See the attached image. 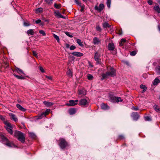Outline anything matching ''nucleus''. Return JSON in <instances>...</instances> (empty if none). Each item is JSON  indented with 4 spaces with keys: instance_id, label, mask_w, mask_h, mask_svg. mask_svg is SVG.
<instances>
[{
    "instance_id": "obj_32",
    "label": "nucleus",
    "mask_w": 160,
    "mask_h": 160,
    "mask_svg": "<svg viewBox=\"0 0 160 160\" xmlns=\"http://www.w3.org/2000/svg\"><path fill=\"white\" fill-rule=\"evenodd\" d=\"M140 87L141 88L143 89L142 92H145L147 90V87L144 85L142 84L140 85Z\"/></svg>"
},
{
    "instance_id": "obj_46",
    "label": "nucleus",
    "mask_w": 160,
    "mask_h": 160,
    "mask_svg": "<svg viewBox=\"0 0 160 160\" xmlns=\"http://www.w3.org/2000/svg\"><path fill=\"white\" fill-rule=\"evenodd\" d=\"M136 54V52L135 51H133L131 52L130 53L131 55L132 56H134Z\"/></svg>"
},
{
    "instance_id": "obj_37",
    "label": "nucleus",
    "mask_w": 160,
    "mask_h": 160,
    "mask_svg": "<svg viewBox=\"0 0 160 160\" xmlns=\"http://www.w3.org/2000/svg\"><path fill=\"white\" fill-rule=\"evenodd\" d=\"M67 75L69 76V77H71L72 76V71L70 69H69L68 71L67 72Z\"/></svg>"
},
{
    "instance_id": "obj_31",
    "label": "nucleus",
    "mask_w": 160,
    "mask_h": 160,
    "mask_svg": "<svg viewBox=\"0 0 160 160\" xmlns=\"http://www.w3.org/2000/svg\"><path fill=\"white\" fill-rule=\"evenodd\" d=\"M29 136L32 138H35L36 137V135L34 133L32 132H29Z\"/></svg>"
},
{
    "instance_id": "obj_12",
    "label": "nucleus",
    "mask_w": 160,
    "mask_h": 160,
    "mask_svg": "<svg viewBox=\"0 0 160 160\" xmlns=\"http://www.w3.org/2000/svg\"><path fill=\"white\" fill-rule=\"evenodd\" d=\"M115 47L113 43H109L108 45V48L109 50L113 51Z\"/></svg>"
},
{
    "instance_id": "obj_44",
    "label": "nucleus",
    "mask_w": 160,
    "mask_h": 160,
    "mask_svg": "<svg viewBox=\"0 0 160 160\" xmlns=\"http://www.w3.org/2000/svg\"><path fill=\"white\" fill-rule=\"evenodd\" d=\"M39 32L41 34H42L43 36H45L46 35V33L43 30H40L39 31Z\"/></svg>"
},
{
    "instance_id": "obj_2",
    "label": "nucleus",
    "mask_w": 160,
    "mask_h": 160,
    "mask_svg": "<svg viewBox=\"0 0 160 160\" xmlns=\"http://www.w3.org/2000/svg\"><path fill=\"white\" fill-rule=\"evenodd\" d=\"M14 136L16 137L22 143L25 142V136L23 133L19 131H15Z\"/></svg>"
},
{
    "instance_id": "obj_5",
    "label": "nucleus",
    "mask_w": 160,
    "mask_h": 160,
    "mask_svg": "<svg viewBox=\"0 0 160 160\" xmlns=\"http://www.w3.org/2000/svg\"><path fill=\"white\" fill-rule=\"evenodd\" d=\"M4 123L6 125V128L8 132L11 134H12L13 132L12 130V127L11 124L7 122H4Z\"/></svg>"
},
{
    "instance_id": "obj_47",
    "label": "nucleus",
    "mask_w": 160,
    "mask_h": 160,
    "mask_svg": "<svg viewBox=\"0 0 160 160\" xmlns=\"http://www.w3.org/2000/svg\"><path fill=\"white\" fill-rule=\"evenodd\" d=\"M24 25L25 26L27 27V26H30L31 25V24H30V23H29L28 22H24Z\"/></svg>"
},
{
    "instance_id": "obj_4",
    "label": "nucleus",
    "mask_w": 160,
    "mask_h": 160,
    "mask_svg": "<svg viewBox=\"0 0 160 160\" xmlns=\"http://www.w3.org/2000/svg\"><path fill=\"white\" fill-rule=\"evenodd\" d=\"M2 138L3 141L6 142L5 143V145L6 146L10 147H12L15 146V144L12 142H10L8 139L4 136L2 135Z\"/></svg>"
},
{
    "instance_id": "obj_45",
    "label": "nucleus",
    "mask_w": 160,
    "mask_h": 160,
    "mask_svg": "<svg viewBox=\"0 0 160 160\" xmlns=\"http://www.w3.org/2000/svg\"><path fill=\"white\" fill-rule=\"evenodd\" d=\"M32 53H33V55L34 56H35L36 57V58H38L37 53V52L36 51H33Z\"/></svg>"
},
{
    "instance_id": "obj_15",
    "label": "nucleus",
    "mask_w": 160,
    "mask_h": 160,
    "mask_svg": "<svg viewBox=\"0 0 160 160\" xmlns=\"http://www.w3.org/2000/svg\"><path fill=\"white\" fill-rule=\"evenodd\" d=\"M43 103L46 106L48 107L51 106L54 104V103L52 102L46 101H44L43 102Z\"/></svg>"
},
{
    "instance_id": "obj_41",
    "label": "nucleus",
    "mask_w": 160,
    "mask_h": 160,
    "mask_svg": "<svg viewBox=\"0 0 160 160\" xmlns=\"http://www.w3.org/2000/svg\"><path fill=\"white\" fill-rule=\"evenodd\" d=\"M111 3V0H107V7L108 8H110V7Z\"/></svg>"
},
{
    "instance_id": "obj_22",
    "label": "nucleus",
    "mask_w": 160,
    "mask_h": 160,
    "mask_svg": "<svg viewBox=\"0 0 160 160\" xmlns=\"http://www.w3.org/2000/svg\"><path fill=\"white\" fill-rule=\"evenodd\" d=\"M9 115L11 117V119H12L15 122L18 121V119L14 114L12 113H10Z\"/></svg>"
},
{
    "instance_id": "obj_16",
    "label": "nucleus",
    "mask_w": 160,
    "mask_h": 160,
    "mask_svg": "<svg viewBox=\"0 0 160 160\" xmlns=\"http://www.w3.org/2000/svg\"><path fill=\"white\" fill-rule=\"evenodd\" d=\"M109 98L111 102H116L117 97L112 95H110L109 96Z\"/></svg>"
},
{
    "instance_id": "obj_14",
    "label": "nucleus",
    "mask_w": 160,
    "mask_h": 160,
    "mask_svg": "<svg viewBox=\"0 0 160 160\" xmlns=\"http://www.w3.org/2000/svg\"><path fill=\"white\" fill-rule=\"evenodd\" d=\"M55 16L58 18H64V17L60 13L59 11H56L55 12Z\"/></svg>"
},
{
    "instance_id": "obj_50",
    "label": "nucleus",
    "mask_w": 160,
    "mask_h": 160,
    "mask_svg": "<svg viewBox=\"0 0 160 160\" xmlns=\"http://www.w3.org/2000/svg\"><path fill=\"white\" fill-rule=\"evenodd\" d=\"M65 33L66 35L70 38H72L73 37L71 35H70L69 32H65Z\"/></svg>"
},
{
    "instance_id": "obj_60",
    "label": "nucleus",
    "mask_w": 160,
    "mask_h": 160,
    "mask_svg": "<svg viewBox=\"0 0 160 160\" xmlns=\"http://www.w3.org/2000/svg\"><path fill=\"white\" fill-rule=\"evenodd\" d=\"M122 32L121 31H119V35H121L122 34Z\"/></svg>"
},
{
    "instance_id": "obj_9",
    "label": "nucleus",
    "mask_w": 160,
    "mask_h": 160,
    "mask_svg": "<svg viewBox=\"0 0 160 160\" xmlns=\"http://www.w3.org/2000/svg\"><path fill=\"white\" fill-rule=\"evenodd\" d=\"M104 8V5L103 4L101 3L100 4L99 6H95V10H97L99 12H101L102 10Z\"/></svg>"
},
{
    "instance_id": "obj_20",
    "label": "nucleus",
    "mask_w": 160,
    "mask_h": 160,
    "mask_svg": "<svg viewBox=\"0 0 160 160\" xmlns=\"http://www.w3.org/2000/svg\"><path fill=\"white\" fill-rule=\"evenodd\" d=\"M102 26L103 28H110L111 26L110 25L108 22H105L102 23Z\"/></svg>"
},
{
    "instance_id": "obj_34",
    "label": "nucleus",
    "mask_w": 160,
    "mask_h": 160,
    "mask_svg": "<svg viewBox=\"0 0 160 160\" xmlns=\"http://www.w3.org/2000/svg\"><path fill=\"white\" fill-rule=\"evenodd\" d=\"M96 31L99 32H101L102 31V29L100 26L97 24L96 25Z\"/></svg>"
},
{
    "instance_id": "obj_36",
    "label": "nucleus",
    "mask_w": 160,
    "mask_h": 160,
    "mask_svg": "<svg viewBox=\"0 0 160 160\" xmlns=\"http://www.w3.org/2000/svg\"><path fill=\"white\" fill-rule=\"evenodd\" d=\"M156 72L159 75H160V66H158L155 68Z\"/></svg>"
},
{
    "instance_id": "obj_18",
    "label": "nucleus",
    "mask_w": 160,
    "mask_h": 160,
    "mask_svg": "<svg viewBox=\"0 0 160 160\" xmlns=\"http://www.w3.org/2000/svg\"><path fill=\"white\" fill-rule=\"evenodd\" d=\"M101 108L103 109H107L109 108V107L107 104L104 103H102L101 105Z\"/></svg>"
},
{
    "instance_id": "obj_52",
    "label": "nucleus",
    "mask_w": 160,
    "mask_h": 160,
    "mask_svg": "<svg viewBox=\"0 0 160 160\" xmlns=\"http://www.w3.org/2000/svg\"><path fill=\"white\" fill-rule=\"evenodd\" d=\"M152 0H148V2L149 5H152Z\"/></svg>"
},
{
    "instance_id": "obj_49",
    "label": "nucleus",
    "mask_w": 160,
    "mask_h": 160,
    "mask_svg": "<svg viewBox=\"0 0 160 160\" xmlns=\"http://www.w3.org/2000/svg\"><path fill=\"white\" fill-rule=\"evenodd\" d=\"M145 120L147 121H150L151 120V118L148 116H146L145 118Z\"/></svg>"
},
{
    "instance_id": "obj_30",
    "label": "nucleus",
    "mask_w": 160,
    "mask_h": 160,
    "mask_svg": "<svg viewBox=\"0 0 160 160\" xmlns=\"http://www.w3.org/2000/svg\"><path fill=\"white\" fill-rule=\"evenodd\" d=\"M77 42L80 46L81 47H83V45L81 40L79 39H77Z\"/></svg>"
},
{
    "instance_id": "obj_38",
    "label": "nucleus",
    "mask_w": 160,
    "mask_h": 160,
    "mask_svg": "<svg viewBox=\"0 0 160 160\" xmlns=\"http://www.w3.org/2000/svg\"><path fill=\"white\" fill-rule=\"evenodd\" d=\"M43 9L41 8H39L36 10V13H40L42 11Z\"/></svg>"
},
{
    "instance_id": "obj_3",
    "label": "nucleus",
    "mask_w": 160,
    "mask_h": 160,
    "mask_svg": "<svg viewBox=\"0 0 160 160\" xmlns=\"http://www.w3.org/2000/svg\"><path fill=\"white\" fill-rule=\"evenodd\" d=\"M59 141V145L61 149H64L68 146V143L64 139L61 138Z\"/></svg>"
},
{
    "instance_id": "obj_8",
    "label": "nucleus",
    "mask_w": 160,
    "mask_h": 160,
    "mask_svg": "<svg viewBox=\"0 0 160 160\" xmlns=\"http://www.w3.org/2000/svg\"><path fill=\"white\" fill-rule=\"evenodd\" d=\"M131 116L133 119L135 121H137L140 117L138 112H132Z\"/></svg>"
},
{
    "instance_id": "obj_63",
    "label": "nucleus",
    "mask_w": 160,
    "mask_h": 160,
    "mask_svg": "<svg viewBox=\"0 0 160 160\" xmlns=\"http://www.w3.org/2000/svg\"><path fill=\"white\" fill-rule=\"evenodd\" d=\"M159 99H160V97H159Z\"/></svg>"
},
{
    "instance_id": "obj_11",
    "label": "nucleus",
    "mask_w": 160,
    "mask_h": 160,
    "mask_svg": "<svg viewBox=\"0 0 160 160\" xmlns=\"http://www.w3.org/2000/svg\"><path fill=\"white\" fill-rule=\"evenodd\" d=\"M72 55L76 57H80L83 56V54L82 53L79 52H75L72 53Z\"/></svg>"
},
{
    "instance_id": "obj_1",
    "label": "nucleus",
    "mask_w": 160,
    "mask_h": 160,
    "mask_svg": "<svg viewBox=\"0 0 160 160\" xmlns=\"http://www.w3.org/2000/svg\"><path fill=\"white\" fill-rule=\"evenodd\" d=\"M108 71L106 73H103L102 74V80L107 78L108 77H114L116 76V70L113 68L110 67L108 68Z\"/></svg>"
},
{
    "instance_id": "obj_25",
    "label": "nucleus",
    "mask_w": 160,
    "mask_h": 160,
    "mask_svg": "<svg viewBox=\"0 0 160 160\" xmlns=\"http://www.w3.org/2000/svg\"><path fill=\"white\" fill-rule=\"evenodd\" d=\"M27 33L28 35H32L34 34V31L33 29H29L27 32Z\"/></svg>"
},
{
    "instance_id": "obj_21",
    "label": "nucleus",
    "mask_w": 160,
    "mask_h": 160,
    "mask_svg": "<svg viewBox=\"0 0 160 160\" xmlns=\"http://www.w3.org/2000/svg\"><path fill=\"white\" fill-rule=\"evenodd\" d=\"M17 108L22 111L25 112L26 109L22 107L21 105L18 104H16Z\"/></svg>"
},
{
    "instance_id": "obj_48",
    "label": "nucleus",
    "mask_w": 160,
    "mask_h": 160,
    "mask_svg": "<svg viewBox=\"0 0 160 160\" xmlns=\"http://www.w3.org/2000/svg\"><path fill=\"white\" fill-rule=\"evenodd\" d=\"M76 48V47L75 46L73 45H72L71 46V47H70V49L71 50H74L75 48Z\"/></svg>"
},
{
    "instance_id": "obj_10",
    "label": "nucleus",
    "mask_w": 160,
    "mask_h": 160,
    "mask_svg": "<svg viewBox=\"0 0 160 160\" xmlns=\"http://www.w3.org/2000/svg\"><path fill=\"white\" fill-rule=\"evenodd\" d=\"M88 102L87 100L85 99H81L80 101L79 104L82 106H85L88 104Z\"/></svg>"
},
{
    "instance_id": "obj_23",
    "label": "nucleus",
    "mask_w": 160,
    "mask_h": 160,
    "mask_svg": "<svg viewBox=\"0 0 160 160\" xmlns=\"http://www.w3.org/2000/svg\"><path fill=\"white\" fill-rule=\"evenodd\" d=\"M93 42L94 44H98L100 42V41L97 37H95L93 39Z\"/></svg>"
},
{
    "instance_id": "obj_53",
    "label": "nucleus",
    "mask_w": 160,
    "mask_h": 160,
    "mask_svg": "<svg viewBox=\"0 0 160 160\" xmlns=\"http://www.w3.org/2000/svg\"><path fill=\"white\" fill-rule=\"evenodd\" d=\"M40 70L42 72H44V70L43 68L41 66L40 67Z\"/></svg>"
},
{
    "instance_id": "obj_19",
    "label": "nucleus",
    "mask_w": 160,
    "mask_h": 160,
    "mask_svg": "<svg viewBox=\"0 0 160 160\" xmlns=\"http://www.w3.org/2000/svg\"><path fill=\"white\" fill-rule=\"evenodd\" d=\"M76 112V110L74 108H71L69 110V113L70 115H73Z\"/></svg>"
},
{
    "instance_id": "obj_29",
    "label": "nucleus",
    "mask_w": 160,
    "mask_h": 160,
    "mask_svg": "<svg viewBox=\"0 0 160 160\" xmlns=\"http://www.w3.org/2000/svg\"><path fill=\"white\" fill-rule=\"evenodd\" d=\"M160 82V80L157 78H156L153 82V84L154 85H157Z\"/></svg>"
},
{
    "instance_id": "obj_59",
    "label": "nucleus",
    "mask_w": 160,
    "mask_h": 160,
    "mask_svg": "<svg viewBox=\"0 0 160 160\" xmlns=\"http://www.w3.org/2000/svg\"><path fill=\"white\" fill-rule=\"evenodd\" d=\"M65 46H66V48H68L70 47V45L68 44H67V43L65 45Z\"/></svg>"
},
{
    "instance_id": "obj_7",
    "label": "nucleus",
    "mask_w": 160,
    "mask_h": 160,
    "mask_svg": "<svg viewBox=\"0 0 160 160\" xmlns=\"http://www.w3.org/2000/svg\"><path fill=\"white\" fill-rule=\"evenodd\" d=\"M78 100H70L66 104V105L69 106H74L77 104Z\"/></svg>"
},
{
    "instance_id": "obj_62",
    "label": "nucleus",
    "mask_w": 160,
    "mask_h": 160,
    "mask_svg": "<svg viewBox=\"0 0 160 160\" xmlns=\"http://www.w3.org/2000/svg\"><path fill=\"white\" fill-rule=\"evenodd\" d=\"M83 1L85 2H87V0H82Z\"/></svg>"
},
{
    "instance_id": "obj_28",
    "label": "nucleus",
    "mask_w": 160,
    "mask_h": 160,
    "mask_svg": "<svg viewBox=\"0 0 160 160\" xmlns=\"http://www.w3.org/2000/svg\"><path fill=\"white\" fill-rule=\"evenodd\" d=\"M46 116V112H43L40 115L38 116V118L39 119H41Z\"/></svg>"
},
{
    "instance_id": "obj_40",
    "label": "nucleus",
    "mask_w": 160,
    "mask_h": 160,
    "mask_svg": "<svg viewBox=\"0 0 160 160\" xmlns=\"http://www.w3.org/2000/svg\"><path fill=\"white\" fill-rule=\"evenodd\" d=\"M53 36L54 37V38L57 40L58 42H59L60 40L58 36L57 35H56L54 34H53Z\"/></svg>"
},
{
    "instance_id": "obj_13",
    "label": "nucleus",
    "mask_w": 160,
    "mask_h": 160,
    "mask_svg": "<svg viewBox=\"0 0 160 160\" xmlns=\"http://www.w3.org/2000/svg\"><path fill=\"white\" fill-rule=\"evenodd\" d=\"M78 94L79 95H84L86 94V91L84 89L78 90Z\"/></svg>"
},
{
    "instance_id": "obj_56",
    "label": "nucleus",
    "mask_w": 160,
    "mask_h": 160,
    "mask_svg": "<svg viewBox=\"0 0 160 160\" xmlns=\"http://www.w3.org/2000/svg\"><path fill=\"white\" fill-rule=\"evenodd\" d=\"M50 109H47L46 110V111L44 112H46V115L48 114V113L49 112H50Z\"/></svg>"
},
{
    "instance_id": "obj_6",
    "label": "nucleus",
    "mask_w": 160,
    "mask_h": 160,
    "mask_svg": "<svg viewBox=\"0 0 160 160\" xmlns=\"http://www.w3.org/2000/svg\"><path fill=\"white\" fill-rule=\"evenodd\" d=\"M100 57V54L98 52L95 53L94 58L97 64H99L101 63Z\"/></svg>"
},
{
    "instance_id": "obj_17",
    "label": "nucleus",
    "mask_w": 160,
    "mask_h": 160,
    "mask_svg": "<svg viewBox=\"0 0 160 160\" xmlns=\"http://www.w3.org/2000/svg\"><path fill=\"white\" fill-rule=\"evenodd\" d=\"M75 2L78 5L80 6L81 8V11H83L84 6V5H82V4L80 2H79L78 0H74Z\"/></svg>"
},
{
    "instance_id": "obj_58",
    "label": "nucleus",
    "mask_w": 160,
    "mask_h": 160,
    "mask_svg": "<svg viewBox=\"0 0 160 160\" xmlns=\"http://www.w3.org/2000/svg\"><path fill=\"white\" fill-rule=\"evenodd\" d=\"M133 109L134 110H138V108L137 107H133Z\"/></svg>"
},
{
    "instance_id": "obj_54",
    "label": "nucleus",
    "mask_w": 160,
    "mask_h": 160,
    "mask_svg": "<svg viewBox=\"0 0 160 160\" xmlns=\"http://www.w3.org/2000/svg\"><path fill=\"white\" fill-rule=\"evenodd\" d=\"M41 21L40 19H38L35 21V22L37 24H38L41 22Z\"/></svg>"
},
{
    "instance_id": "obj_61",
    "label": "nucleus",
    "mask_w": 160,
    "mask_h": 160,
    "mask_svg": "<svg viewBox=\"0 0 160 160\" xmlns=\"http://www.w3.org/2000/svg\"><path fill=\"white\" fill-rule=\"evenodd\" d=\"M47 2H48L49 3L50 2V1H51V0H45Z\"/></svg>"
},
{
    "instance_id": "obj_27",
    "label": "nucleus",
    "mask_w": 160,
    "mask_h": 160,
    "mask_svg": "<svg viewBox=\"0 0 160 160\" xmlns=\"http://www.w3.org/2000/svg\"><path fill=\"white\" fill-rule=\"evenodd\" d=\"M153 108H154L156 112L160 113V108H159L158 106L155 105L153 106Z\"/></svg>"
},
{
    "instance_id": "obj_42",
    "label": "nucleus",
    "mask_w": 160,
    "mask_h": 160,
    "mask_svg": "<svg viewBox=\"0 0 160 160\" xmlns=\"http://www.w3.org/2000/svg\"><path fill=\"white\" fill-rule=\"evenodd\" d=\"M122 101V99L120 97H117V99L116 101V102H121Z\"/></svg>"
},
{
    "instance_id": "obj_39",
    "label": "nucleus",
    "mask_w": 160,
    "mask_h": 160,
    "mask_svg": "<svg viewBox=\"0 0 160 160\" xmlns=\"http://www.w3.org/2000/svg\"><path fill=\"white\" fill-rule=\"evenodd\" d=\"M54 6L55 8L57 9H59L61 7V4H58L56 3H54Z\"/></svg>"
},
{
    "instance_id": "obj_26",
    "label": "nucleus",
    "mask_w": 160,
    "mask_h": 160,
    "mask_svg": "<svg viewBox=\"0 0 160 160\" xmlns=\"http://www.w3.org/2000/svg\"><path fill=\"white\" fill-rule=\"evenodd\" d=\"M154 9L158 13H160V8L158 6H155L154 7Z\"/></svg>"
},
{
    "instance_id": "obj_57",
    "label": "nucleus",
    "mask_w": 160,
    "mask_h": 160,
    "mask_svg": "<svg viewBox=\"0 0 160 160\" xmlns=\"http://www.w3.org/2000/svg\"><path fill=\"white\" fill-rule=\"evenodd\" d=\"M46 78H48V79H49L50 80H51L52 79V78L51 76H46Z\"/></svg>"
},
{
    "instance_id": "obj_55",
    "label": "nucleus",
    "mask_w": 160,
    "mask_h": 160,
    "mask_svg": "<svg viewBox=\"0 0 160 160\" xmlns=\"http://www.w3.org/2000/svg\"><path fill=\"white\" fill-rule=\"evenodd\" d=\"M0 119L2 121H4L5 120V118L3 116L0 115Z\"/></svg>"
},
{
    "instance_id": "obj_33",
    "label": "nucleus",
    "mask_w": 160,
    "mask_h": 160,
    "mask_svg": "<svg viewBox=\"0 0 160 160\" xmlns=\"http://www.w3.org/2000/svg\"><path fill=\"white\" fill-rule=\"evenodd\" d=\"M126 42V39H125L122 38L121 40L119 42V45L120 46H122L123 45V43H124Z\"/></svg>"
},
{
    "instance_id": "obj_51",
    "label": "nucleus",
    "mask_w": 160,
    "mask_h": 160,
    "mask_svg": "<svg viewBox=\"0 0 160 160\" xmlns=\"http://www.w3.org/2000/svg\"><path fill=\"white\" fill-rule=\"evenodd\" d=\"M124 138V136L123 135H120L118 136V139H122Z\"/></svg>"
},
{
    "instance_id": "obj_43",
    "label": "nucleus",
    "mask_w": 160,
    "mask_h": 160,
    "mask_svg": "<svg viewBox=\"0 0 160 160\" xmlns=\"http://www.w3.org/2000/svg\"><path fill=\"white\" fill-rule=\"evenodd\" d=\"M87 78L89 80H92L93 78V76L91 74H88V75Z\"/></svg>"
},
{
    "instance_id": "obj_24",
    "label": "nucleus",
    "mask_w": 160,
    "mask_h": 160,
    "mask_svg": "<svg viewBox=\"0 0 160 160\" xmlns=\"http://www.w3.org/2000/svg\"><path fill=\"white\" fill-rule=\"evenodd\" d=\"M15 71H16L18 74L20 75L24 74V73L22 70L18 68H16L15 69Z\"/></svg>"
},
{
    "instance_id": "obj_35",
    "label": "nucleus",
    "mask_w": 160,
    "mask_h": 160,
    "mask_svg": "<svg viewBox=\"0 0 160 160\" xmlns=\"http://www.w3.org/2000/svg\"><path fill=\"white\" fill-rule=\"evenodd\" d=\"M14 76L19 79H24V78L23 76H20L19 75H17L15 74H13Z\"/></svg>"
}]
</instances>
